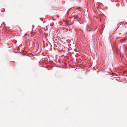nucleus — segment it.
Wrapping results in <instances>:
<instances>
[{
	"mask_svg": "<svg viewBox=\"0 0 127 127\" xmlns=\"http://www.w3.org/2000/svg\"><path fill=\"white\" fill-rule=\"evenodd\" d=\"M125 50H127V48H125Z\"/></svg>",
	"mask_w": 127,
	"mask_h": 127,
	"instance_id": "3",
	"label": "nucleus"
},
{
	"mask_svg": "<svg viewBox=\"0 0 127 127\" xmlns=\"http://www.w3.org/2000/svg\"><path fill=\"white\" fill-rule=\"evenodd\" d=\"M57 17H59V16H58V15H57Z\"/></svg>",
	"mask_w": 127,
	"mask_h": 127,
	"instance_id": "4",
	"label": "nucleus"
},
{
	"mask_svg": "<svg viewBox=\"0 0 127 127\" xmlns=\"http://www.w3.org/2000/svg\"><path fill=\"white\" fill-rule=\"evenodd\" d=\"M78 16L77 14H75L74 15V18H78Z\"/></svg>",
	"mask_w": 127,
	"mask_h": 127,
	"instance_id": "1",
	"label": "nucleus"
},
{
	"mask_svg": "<svg viewBox=\"0 0 127 127\" xmlns=\"http://www.w3.org/2000/svg\"><path fill=\"white\" fill-rule=\"evenodd\" d=\"M127 72V71H124V74H125V73H126Z\"/></svg>",
	"mask_w": 127,
	"mask_h": 127,
	"instance_id": "2",
	"label": "nucleus"
}]
</instances>
